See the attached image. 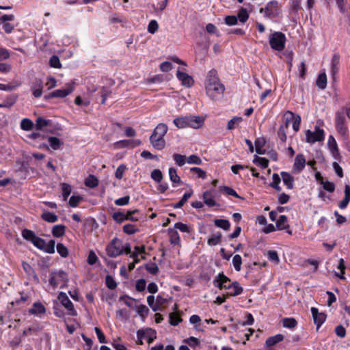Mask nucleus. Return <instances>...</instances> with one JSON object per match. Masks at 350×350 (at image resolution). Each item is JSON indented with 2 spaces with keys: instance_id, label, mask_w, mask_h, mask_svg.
<instances>
[{
  "instance_id": "f257e3e1",
  "label": "nucleus",
  "mask_w": 350,
  "mask_h": 350,
  "mask_svg": "<svg viewBox=\"0 0 350 350\" xmlns=\"http://www.w3.org/2000/svg\"><path fill=\"white\" fill-rule=\"evenodd\" d=\"M225 91L224 85L220 82L215 70L209 71L206 82L207 96L213 100H219L223 98Z\"/></svg>"
},
{
  "instance_id": "f03ea898",
  "label": "nucleus",
  "mask_w": 350,
  "mask_h": 350,
  "mask_svg": "<svg viewBox=\"0 0 350 350\" xmlns=\"http://www.w3.org/2000/svg\"><path fill=\"white\" fill-rule=\"evenodd\" d=\"M204 122V118L202 116H184L178 117L174 120V124L178 129L191 127L193 129L200 128Z\"/></svg>"
},
{
  "instance_id": "7ed1b4c3",
  "label": "nucleus",
  "mask_w": 350,
  "mask_h": 350,
  "mask_svg": "<svg viewBox=\"0 0 350 350\" xmlns=\"http://www.w3.org/2000/svg\"><path fill=\"white\" fill-rule=\"evenodd\" d=\"M68 280V275L64 271H52L50 274L49 284L54 288L59 285H60L61 287H63L66 285Z\"/></svg>"
},
{
  "instance_id": "20e7f679",
  "label": "nucleus",
  "mask_w": 350,
  "mask_h": 350,
  "mask_svg": "<svg viewBox=\"0 0 350 350\" xmlns=\"http://www.w3.org/2000/svg\"><path fill=\"white\" fill-rule=\"evenodd\" d=\"M285 42L286 36L282 32H274L269 38L270 46L275 51H282L284 49Z\"/></svg>"
},
{
  "instance_id": "39448f33",
  "label": "nucleus",
  "mask_w": 350,
  "mask_h": 350,
  "mask_svg": "<svg viewBox=\"0 0 350 350\" xmlns=\"http://www.w3.org/2000/svg\"><path fill=\"white\" fill-rule=\"evenodd\" d=\"M260 12L265 13V16L275 18L281 13V8L278 1L273 0L269 1L265 8H260Z\"/></svg>"
},
{
  "instance_id": "423d86ee",
  "label": "nucleus",
  "mask_w": 350,
  "mask_h": 350,
  "mask_svg": "<svg viewBox=\"0 0 350 350\" xmlns=\"http://www.w3.org/2000/svg\"><path fill=\"white\" fill-rule=\"evenodd\" d=\"M107 254L111 258H116L123 253V245L122 241L118 238L111 240L106 248Z\"/></svg>"
},
{
  "instance_id": "0eeeda50",
  "label": "nucleus",
  "mask_w": 350,
  "mask_h": 350,
  "mask_svg": "<svg viewBox=\"0 0 350 350\" xmlns=\"http://www.w3.org/2000/svg\"><path fill=\"white\" fill-rule=\"evenodd\" d=\"M306 142L314 144L317 142L323 141L324 139V131L319 127L315 128L314 131L307 130L306 133Z\"/></svg>"
},
{
  "instance_id": "6e6552de",
  "label": "nucleus",
  "mask_w": 350,
  "mask_h": 350,
  "mask_svg": "<svg viewBox=\"0 0 350 350\" xmlns=\"http://www.w3.org/2000/svg\"><path fill=\"white\" fill-rule=\"evenodd\" d=\"M232 282H230V280L226 276L224 273H220L214 279L213 284L215 286L221 289L225 288L230 291L232 285Z\"/></svg>"
},
{
  "instance_id": "1a4fd4ad",
  "label": "nucleus",
  "mask_w": 350,
  "mask_h": 350,
  "mask_svg": "<svg viewBox=\"0 0 350 350\" xmlns=\"http://www.w3.org/2000/svg\"><path fill=\"white\" fill-rule=\"evenodd\" d=\"M345 120L344 110L336 112L335 126L338 131L342 135H345L347 131V127L345 124Z\"/></svg>"
},
{
  "instance_id": "9d476101",
  "label": "nucleus",
  "mask_w": 350,
  "mask_h": 350,
  "mask_svg": "<svg viewBox=\"0 0 350 350\" xmlns=\"http://www.w3.org/2000/svg\"><path fill=\"white\" fill-rule=\"evenodd\" d=\"M59 301L61 304L70 312V314L72 316H76L77 312L74 309L73 304L72 301L70 300L68 297L65 293L61 292L58 297Z\"/></svg>"
},
{
  "instance_id": "9b49d317",
  "label": "nucleus",
  "mask_w": 350,
  "mask_h": 350,
  "mask_svg": "<svg viewBox=\"0 0 350 350\" xmlns=\"http://www.w3.org/2000/svg\"><path fill=\"white\" fill-rule=\"evenodd\" d=\"M74 90V86L72 84H67L66 88L62 90H57L49 94L46 98H64L71 94Z\"/></svg>"
},
{
  "instance_id": "f8f14e48",
  "label": "nucleus",
  "mask_w": 350,
  "mask_h": 350,
  "mask_svg": "<svg viewBox=\"0 0 350 350\" xmlns=\"http://www.w3.org/2000/svg\"><path fill=\"white\" fill-rule=\"evenodd\" d=\"M163 135H156L154 136V133L150 137V142L152 146L157 150H162L165 148V141L163 138Z\"/></svg>"
},
{
  "instance_id": "ddd939ff",
  "label": "nucleus",
  "mask_w": 350,
  "mask_h": 350,
  "mask_svg": "<svg viewBox=\"0 0 350 350\" xmlns=\"http://www.w3.org/2000/svg\"><path fill=\"white\" fill-rule=\"evenodd\" d=\"M311 313L314 323L317 325L318 329L325 322L326 319V314L323 312H319V310L314 307L311 308Z\"/></svg>"
},
{
  "instance_id": "4468645a",
  "label": "nucleus",
  "mask_w": 350,
  "mask_h": 350,
  "mask_svg": "<svg viewBox=\"0 0 350 350\" xmlns=\"http://www.w3.org/2000/svg\"><path fill=\"white\" fill-rule=\"evenodd\" d=\"M176 77L184 86L190 88L193 85L194 81L193 78L188 74L180 71V69L177 70Z\"/></svg>"
},
{
  "instance_id": "2eb2a0df",
  "label": "nucleus",
  "mask_w": 350,
  "mask_h": 350,
  "mask_svg": "<svg viewBox=\"0 0 350 350\" xmlns=\"http://www.w3.org/2000/svg\"><path fill=\"white\" fill-rule=\"evenodd\" d=\"M215 190L211 189L206 191L203 193V200L204 203L210 207L215 206L217 205V202L215 200Z\"/></svg>"
},
{
  "instance_id": "dca6fc26",
  "label": "nucleus",
  "mask_w": 350,
  "mask_h": 350,
  "mask_svg": "<svg viewBox=\"0 0 350 350\" xmlns=\"http://www.w3.org/2000/svg\"><path fill=\"white\" fill-rule=\"evenodd\" d=\"M306 165V159L302 154H298L293 164V170L296 172H300Z\"/></svg>"
},
{
  "instance_id": "f3484780",
  "label": "nucleus",
  "mask_w": 350,
  "mask_h": 350,
  "mask_svg": "<svg viewBox=\"0 0 350 350\" xmlns=\"http://www.w3.org/2000/svg\"><path fill=\"white\" fill-rule=\"evenodd\" d=\"M43 83L40 79H36L31 86L32 94L36 98H39L42 94Z\"/></svg>"
},
{
  "instance_id": "a211bd4d",
  "label": "nucleus",
  "mask_w": 350,
  "mask_h": 350,
  "mask_svg": "<svg viewBox=\"0 0 350 350\" xmlns=\"http://www.w3.org/2000/svg\"><path fill=\"white\" fill-rule=\"evenodd\" d=\"M113 219L120 224L123 222L124 220H131L133 221H136L138 220L137 217H126V213L122 212H116L113 214Z\"/></svg>"
},
{
  "instance_id": "6ab92c4d",
  "label": "nucleus",
  "mask_w": 350,
  "mask_h": 350,
  "mask_svg": "<svg viewBox=\"0 0 350 350\" xmlns=\"http://www.w3.org/2000/svg\"><path fill=\"white\" fill-rule=\"evenodd\" d=\"M281 176L284 183L286 185L287 188L292 189L294 187V178L290 174L286 172H282Z\"/></svg>"
},
{
  "instance_id": "aec40b11",
  "label": "nucleus",
  "mask_w": 350,
  "mask_h": 350,
  "mask_svg": "<svg viewBox=\"0 0 350 350\" xmlns=\"http://www.w3.org/2000/svg\"><path fill=\"white\" fill-rule=\"evenodd\" d=\"M230 285H232V286L228 292V295L237 296L242 293L243 288L240 286L238 282H232Z\"/></svg>"
},
{
  "instance_id": "412c9836",
  "label": "nucleus",
  "mask_w": 350,
  "mask_h": 350,
  "mask_svg": "<svg viewBox=\"0 0 350 350\" xmlns=\"http://www.w3.org/2000/svg\"><path fill=\"white\" fill-rule=\"evenodd\" d=\"M286 114L290 116V119L293 121V129L295 131H298L299 129V126L301 124V117L299 115L295 116V114L290 111H287Z\"/></svg>"
},
{
  "instance_id": "4be33fe9",
  "label": "nucleus",
  "mask_w": 350,
  "mask_h": 350,
  "mask_svg": "<svg viewBox=\"0 0 350 350\" xmlns=\"http://www.w3.org/2000/svg\"><path fill=\"white\" fill-rule=\"evenodd\" d=\"M51 124V120H46L42 117H38L36 120L35 128L36 130L41 131Z\"/></svg>"
},
{
  "instance_id": "5701e85b",
  "label": "nucleus",
  "mask_w": 350,
  "mask_h": 350,
  "mask_svg": "<svg viewBox=\"0 0 350 350\" xmlns=\"http://www.w3.org/2000/svg\"><path fill=\"white\" fill-rule=\"evenodd\" d=\"M45 312L44 306L40 303H34L33 307L29 310V313L31 314H40Z\"/></svg>"
},
{
  "instance_id": "b1692460",
  "label": "nucleus",
  "mask_w": 350,
  "mask_h": 350,
  "mask_svg": "<svg viewBox=\"0 0 350 350\" xmlns=\"http://www.w3.org/2000/svg\"><path fill=\"white\" fill-rule=\"evenodd\" d=\"M66 226L62 224L55 225L52 228V234L55 237H61L64 235Z\"/></svg>"
},
{
  "instance_id": "393cba45",
  "label": "nucleus",
  "mask_w": 350,
  "mask_h": 350,
  "mask_svg": "<svg viewBox=\"0 0 350 350\" xmlns=\"http://www.w3.org/2000/svg\"><path fill=\"white\" fill-rule=\"evenodd\" d=\"M317 86L321 89L324 90L327 86V76L325 72L320 73L316 81Z\"/></svg>"
},
{
  "instance_id": "a878e982",
  "label": "nucleus",
  "mask_w": 350,
  "mask_h": 350,
  "mask_svg": "<svg viewBox=\"0 0 350 350\" xmlns=\"http://www.w3.org/2000/svg\"><path fill=\"white\" fill-rule=\"evenodd\" d=\"M288 219L286 215H280L276 221V227L278 230H286L289 226L287 224Z\"/></svg>"
},
{
  "instance_id": "bb28decb",
  "label": "nucleus",
  "mask_w": 350,
  "mask_h": 350,
  "mask_svg": "<svg viewBox=\"0 0 350 350\" xmlns=\"http://www.w3.org/2000/svg\"><path fill=\"white\" fill-rule=\"evenodd\" d=\"M284 339V336L282 334H276L273 336L269 337L266 340V345L268 347H271L278 343L279 342L282 341Z\"/></svg>"
},
{
  "instance_id": "cd10ccee",
  "label": "nucleus",
  "mask_w": 350,
  "mask_h": 350,
  "mask_svg": "<svg viewBox=\"0 0 350 350\" xmlns=\"http://www.w3.org/2000/svg\"><path fill=\"white\" fill-rule=\"evenodd\" d=\"M98 179L94 175H89L85 180V185L90 188H94L98 185Z\"/></svg>"
},
{
  "instance_id": "c85d7f7f",
  "label": "nucleus",
  "mask_w": 350,
  "mask_h": 350,
  "mask_svg": "<svg viewBox=\"0 0 350 350\" xmlns=\"http://www.w3.org/2000/svg\"><path fill=\"white\" fill-rule=\"evenodd\" d=\"M41 218L49 223L56 222L58 219V217L55 214L49 211L44 212L41 215Z\"/></svg>"
},
{
  "instance_id": "c756f323",
  "label": "nucleus",
  "mask_w": 350,
  "mask_h": 350,
  "mask_svg": "<svg viewBox=\"0 0 350 350\" xmlns=\"http://www.w3.org/2000/svg\"><path fill=\"white\" fill-rule=\"evenodd\" d=\"M18 98L17 95L12 94L8 97L3 103L0 104V107L10 108L11 107L16 101Z\"/></svg>"
},
{
  "instance_id": "7c9ffc66",
  "label": "nucleus",
  "mask_w": 350,
  "mask_h": 350,
  "mask_svg": "<svg viewBox=\"0 0 350 350\" xmlns=\"http://www.w3.org/2000/svg\"><path fill=\"white\" fill-rule=\"evenodd\" d=\"M50 146L54 150H57L60 149L62 144H63L61 140L56 137H49L48 138Z\"/></svg>"
},
{
  "instance_id": "2f4dec72",
  "label": "nucleus",
  "mask_w": 350,
  "mask_h": 350,
  "mask_svg": "<svg viewBox=\"0 0 350 350\" xmlns=\"http://www.w3.org/2000/svg\"><path fill=\"white\" fill-rule=\"evenodd\" d=\"M22 266H23L24 271L26 272V273L28 275L33 277L36 280H38V277L37 274L36 273L34 269L32 268V267L29 264H28L27 262H23Z\"/></svg>"
},
{
  "instance_id": "473e14b6",
  "label": "nucleus",
  "mask_w": 350,
  "mask_h": 350,
  "mask_svg": "<svg viewBox=\"0 0 350 350\" xmlns=\"http://www.w3.org/2000/svg\"><path fill=\"white\" fill-rule=\"evenodd\" d=\"M168 130L167 126L165 124L160 123L159 124L153 132L154 133V136L157 135H163L165 136Z\"/></svg>"
},
{
  "instance_id": "72a5a7b5",
  "label": "nucleus",
  "mask_w": 350,
  "mask_h": 350,
  "mask_svg": "<svg viewBox=\"0 0 350 350\" xmlns=\"http://www.w3.org/2000/svg\"><path fill=\"white\" fill-rule=\"evenodd\" d=\"M214 224L217 227L222 228L225 230H229L230 227V224L227 219H217L214 220Z\"/></svg>"
},
{
  "instance_id": "f704fd0d",
  "label": "nucleus",
  "mask_w": 350,
  "mask_h": 350,
  "mask_svg": "<svg viewBox=\"0 0 350 350\" xmlns=\"http://www.w3.org/2000/svg\"><path fill=\"white\" fill-rule=\"evenodd\" d=\"M169 176L171 181L174 184H178L181 182V179L178 176L176 170L174 167H170L169 169Z\"/></svg>"
},
{
  "instance_id": "c9c22d12",
  "label": "nucleus",
  "mask_w": 350,
  "mask_h": 350,
  "mask_svg": "<svg viewBox=\"0 0 350 350\" xmlns=\"http://www.w3.org/2000/svg\"><path fill=\"white\" fill-rule=\"evenodd\" d=\"M340 63V56L338 54H334L332 60V72L334 75L338 71V65Z\"/></svg>"
},
{
  "instance_id": "e433bc0d",
  "label": "nucleus",
  "mask_w": 350,
  "mask_h": 350,
  "mask_svg": "<svg viewBox=\"0 0 350 350\" xmlns=\"http://www.w3.org/2000/svg\"><path fill=\"white\" fill-rule=\"evenodd\" d=\"M253 162L255 164H256L258 165H260L263 169L267 168L268 167V165H269L268 159H267L265 158H263V157H258L257 155L254 156Z\"/></svg>"
},
{
  "instance_id": "4c0bfd02",
  "label": "nucleus",
  "mask_w": 350,
  "mask_h": 350,
  "mask_svg": "<svg viewBox=\"0 0 350 350\" xmlns=\"http://www.w3.org/2000/svg\"><path fill=\"white\" fill-rule=\"evenodd\" d=\"M327 146L333 154H334L335 153H338L337 144L334 137L332 135L329 136Z\"/></svg>"
},
{
  "instance_id": "58836bf2",
  "label": "nucleus",
  "mask_w": 350,
  "mask_h": 350,
  "mask_svg": "<svg viewBox=\"0 0 350 350\" xmlns=\"http://www.w3.org/2000/svg\"><path fill=\"white\" fill-rule=\"evenodd\" d=\"M243 119L241 117H234L230 120L228 122L227 124V129L228 130H232L235 129V127L239 125Z\"/></svg>"
},
{
  "instance_id": "ea45409f",
  "label": "nucleus",
  "mask_w": 350,
  "mask_h": 350,
  "mask_svg": "<svg viewBox=\"0 0 350 350\" xmlns=\"http://www.w3.org/2000/svg\"><path fill=\"white\" fill-rule=\"evenodd\" d=\"M169 234L170 237V243L172 244L178 245L180 242V237L176 230L169 229Z\"/></svg>"
},
{
  "instance_id": "a19ab883",
  "label": "nucleus",
  "mask_w": 350,
  "mask_h": 350,
  "mask_svg": "<svg viewBox=\"0 0 350 350\" xmlns=\"http://www.w3.org/2000/svg\"><path fill=\"white\" fill-rule=\"evenodd\" d=\"M265 144L263 139H256L255 141V150L259 154H265V150L262 149V146Z\"/></svg>"
},
{
  "instance_id": "79ce46f5",
  "label": "nucleus",
  "mask_w": 350,
  "mask_h": 350,
  "mask_svg": "<svg viewBox=\"0 0 350 350\" xmlns=\"http://www.w3.org/2000/svg\"><path fill=\"white\" fill-rule=\"evenodd\" d=\"M221 191H224L225 193L229 196H232L237 198L243 199L241 198L232 188L228 186H222L219 188Z\"/></svg>"
},
{
  "instance_id": "37998d69",
  "label": "nucleus",
  "mask_w": 350,
  "mask_h": 350,
  "mask_svg": "<svg viewBox=\"0 0 350 350\" xmlns=\"http://www.w3.org/2000/svg\"><path fill=\"white\" fill-rule=\"evenodd\" d=\"M33 127V122L28 119L24 118L21 122V128L24 131H31Z\"/></svg>"
},
{
  "instance_id": "c03bdc74",
  "label": "nucleus",
  "mask_w": 350,
  "mask_h": 350,
  "mask_svg": "<svg viewBox=\"0 0 350 350\" xmlns=\"http://www.w3.org/2000/svg\"><path fill=\"white\" fill-rule=\"evenodd\" d=\"M282 325L284 327L292 329L297 326V322L294 318H285L282 320Z\"/></svg>"
},
{
  "instance_id": "a18cd8bd",
  "label": "nucleus",
  "mask_w": 350,
  "mask_h": 350,
  "mask_svg": "<svg viewBox=\"0 0 350 350\" xmlns=\"http://www.w3.org/2000/svg\"><path fill=\"white\" fill-rule=\"evenodd\" d=\"M191 195H192L191 191L190 192L185 193L183 195V196L182 197V198L180 199V200L178 203H176V204L174 205V208H181L187 202V201L191 196Z\"/></svg>"
},
{
  "instance_id": "49530a36",
  "label": "nucleus",
  "mask_w": 350,
  "mask_h": 350,
  "mask_svg": "<svg viewBox=\"0 0 350 350\" xmlns=\"http://www.w3.org/2000/svg\"><path fill=\"white\" fill-rule=\"evenodd\" d=\"M22 236L25 239L29 241L31 243L33 242L34 239L37 237L32 230H30L28 229H24L22 231Z\"/></svg>"
},
{
  "instance_id": "de8ad7c7",
  "label": "nucleus",
  "mask_w": 350,
  "mask_h": 350,
  "mask_svg": "<svg viewBox=\"0 0 350 350\" xmlns=\"http://www.w3.org/2000/svg\"><path fill=\"white\" fill-rule=\"evenodd\" d=\"M242 258L239 254H236L232 258V265L237 271H241Z\"/></svg>"
},
{
  "instance_id": "09e8293b",
  "label": "nucleus",
  "mask_w": 350,
  "mask_h": 350,
  "mask_svg": "<svg viewBox=\"0 0 350 350\" xmlns=\"http://www.w3.org/2000/svg\"><path fill=\"white\" fill-rule=\"evenodd\" d=\"M173 159L176 164L178 165V166H183L187 162L186 157L185 155H182L180 154H174Z\"/></svg>"
},
{
  "instance_id": "8fccbe9b",
  "label": "nucleus",
  "mask_w": 350,
  "mask_h": 350,
  "mask_svg": "<svg viewBox=\"0 0 350 350\" xmlns=\"http://www.w3.org/2000/svg\"><path fill=\"white\" fill-rule=\"evenodd\" d=\"M61 187L64 200H66L71 193V187L67 183H62Z\"/></svg>"
},
{
  "instance_id": "3c124183",
  "label": "nucleus",
  "mask_w": 350,
  "mask_h": 350,
  "mask_svg": "<svg viewBox=\"0 0 350 350\" xmlns=\"http://www.w3.org/2000/svg\"><path fill=\"white\" fill-rule=\"evenodd\" d=\"M145 268L148 272L152 275H156L159 272V267L156 263H147L145 265Z\"/></svg>"
},
{
  "instance_id": "603ef678",
  "label": "nucleus",
  "mask_w": 350,
  "mask_h": 350,
  "mask_svg": "<svg viewBox=\"0 0 350 350\" xmlns=\"http://www.w3.org/2000/svg\"><path fill=\"white\" fill-rule=\"evenodd\" d=\"M55 241L54 240H50L48 243H44V247L42 250L49 254H53L55 252Z\"/></svg>"
},
{
  "instance_id": "864d4df0",
  "label": "nucleus",
  "mask_w": 350,
  "mask_h": 350,
  "mask_svg": "<svg viewBox=\"0 0 350 350\" xmlns=\"http://www.w3.org/2000/svg\"><path fill=\"white\" fill-rule=\"evenodd\" d=\"M267 258L269 260L278 264L280 262V258L278 256V254L276 251L269 250L267 254Z\"/></svg>"
},
{
  "instance_id": "5fc2aeb1",
  "label": "nucleus",
  "mask_w": 350,
  "mask_h": 350,
  "mask_svg": "<svg viewBox=\"0 0 350 350\" xmlns=\"http://www.w3.org/2000/svg\"><path fill=\"white\" fill-rule=\"evenodd\" d=\"M138 231L135 225L128 224L123 226V232L127 234H133Z\"/></svg>"
},
{
  "instance_id": "6e6d98bb",
  "label": "nucleus",
  "mask_w": 350,
  "mask_h": 350,
  "mask_svg": "<svg viewBox=\"0 0 350 350\" xmlns=\"http://www.w3.org/2000/svg\"><path fill=\"white\" fill-rule=\"evenodd\" d=\"M221 239V233H218L217 234H214L211 237L208 238L207 243L209 245H216L219 244Z\"/></svg>"
},
{
  "instance_id": "4d7b16f0",
  "label": "nucleus",
  "mask_w": 350,
  "mask_h": 350,
  "mask_svg": "<svg viewBox=\"0 0 350 350\" xmlns=\"http://www.w3.org/2000/svg\"><path fill=\"white\" fill-rule=\"evenodd\" d=\"M57 251L59 253V254L63 258H66L68 255V250L67 247L62 243H57Z\"/></svg>"
},
{
  "instance_id": "13d9d810",
  "label": "nucleus",
  "mask_w": 350,
  "mask_h": 350,
  "mask_svg": "<svg viewBox=\"0 0 350 350\" xmlns=\"http://www.w3.org/2000/svg\"><path fill=\"white\" fill-rule=\"evenodd\" d=\"M186 159L187 163L189 164L201 165L202 163V159L196 154L190 155Z\"/></svg>"
},
{
  "instance_id": "bf43d9fd",
  "label": "nucleus",
  "mask_w": 350,
  "mask_h": 350,
  "mask_svg": "<svg viewBox=\"0 0 350 350\" xmlns=\"http://www.w3.org/2000/svg\"><path fill=\"white\" fill-rule=\"evenodd\" d=\"M174 229L179 230L183 232H191V228L186 224L181 223V222H177L174 224Z\"/></svg>"
},
{
  "instance_id": "052dcab7",
  "label": "nucleus",
  "mask_w": 350,
  "mask_h": 350,
  "mask_svg": "<svg viewBox=\"0 0 350 350\" xmlns=\"http://www.w3.org/2000/svg\"><path fill=\"white\" fill-rule=\"evenodd\" d=\"M151 178L157 183H161L163 178L161 171L158 169L154 170L151 173Z\"/></svg>"
},
{
  "instance_id": "680f3d73",
  "label": "nucleus",
  "mask_w": 350,
  "mask_h": 350,
  "mask_svg": "<svg viewBox=\"0 0 350 350\" xmlns=\"http://www.w3.org/2000/svg\"><path fill=\"white\" fill-rule=\"evenodd\" d=\"M50 66L53 68H59L62 66L59 58L57 55H53L50 58Z\"/></svg>"
},
{
  "instance_id": "e2e57ef3",
  "label": "nucleus",
  "mask_w": 350,
  "mask_h": 350,
  "mask_svg": "<svg viewBox=\"0 0 350 350\" xmlns=\"http://www.w3.org/2000/svg\"><path fill=\"white\" fill-rule=\"evenodd\" d=\"M249 18V14L245 8H241L238 14V18L241 23H245Z\"/></svg>"
},
{
  "instance_id": "0e129e2a",
  "label": "nucleus",
  "mask_w": 350,
  "mask_h": 350,
  "mask_svg": "<svg viewBox=\"0 0 350 350\" xmlns=\"http://www.w3.org/2000/svg\"><path fill=\"white\" fill-rule=\"evenodd\" d=\"M126 169V167L125 165H124V164L120 165L118 167V168H117V170H116V171L115 172L116 178L119 179V180L121 179L122 178V176H123V174H124V171H125Z\"/></svg>"
},
{
  "instance_id": "69168bd1",
  "label": "nucleus",
  "mask_w": 350,
  "mask_h": 350,
  "mask_svg": "<svg viewBox=\"0 0 350 350\" xmlns=\"http://www.w3.org/2000/svg\"><path fill=\"white\" fill-rule=\"evenodd\" d=\"M159 25L155 20H152L148 26V31L150 33H154L158 29Z\"/></svg>"
},
{
  "instance_id": "338daca9",
  "label": "nucleus",
  "mask_w": 350,
  "mask_h": 350,
  "mask_svg": "<svg viewBox=\"0 0 350 350\" xmlns=\"http://www.w3.org/2000/svg\"><path fill=\"white\" fill-rule=\"evenodd\" d=\"M182 321V319L176 315V314L171 313L170 314V323L172 325L176 326L177 325L180 321Z\"/></svg>"
},
{
  "instance_id": "774afa93",
  "label": "nucleus",
  "mask_w": 350,
  "mask_h": 350,
  "mask_svg": "<svg viewBox=\"0 0 350 350\" xmlns=\"http://www.w3.org/2000/svg\"><path fill=\"white\" fill-rule=\"evenodd\" d=\"M106 285L109 289H114L117 284L111 275H107L105 278Z\"/></svg>"
}]
</instances>
